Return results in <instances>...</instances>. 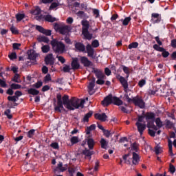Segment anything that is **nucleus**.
I'll return each instance as SVG.
<instances>
[{
  "instance_id": "obj_26",
  "label": "nucleus",
  "mask_w": 176,
  "mask_h": 176,
  "mask_svg": "<svg viewBox=\"0 0 176 176\" xmlns=\"http://www.w3.org/2000/svg\"><path fill=\"white\" fill-rule=\"evenodd\" d=\"M161 20L160 15L159 14H152V21L153 23H157V20Z\"/></svg>"
},
{
  "instance_id": "obj_13",
  "label": "nucleus",
  "mask_w": 176,
  "mask_h": 176,
  "mask_svg": "<svg viewBox=\"0 0 176 176\" xmlns=\"http://www.w3.org/2000/svg\"><path fill=\"white\" fill-rule=\"evenodd\" d=\"M81 64L83 65L84 67H90L91 62L89 60L87 57L81 56L80 58Z\"/></svg>"
},
{
  "instance_id": "obj_62",
  "label": "nucleus",
  "mask_w": 176,
  "mask_h": 176,
  "mask_svg": "<svg viewBox=\"0 0 176 176\" xmlns=\"http://www.w3.org/2000/svg\"><path fill=\"white\" fill-rule=\"evenodd\" d=\"M145 83H146V81H145V80H142L139 81L138 85L140 86V87H142L143 86H144Z\"/></svg>"
},
{
  "instance_id": "obj_11",
  "label": "nucleus",
  "mask_w": 176,
  "mask_h": 176,
  "mask_svg": "<svg viewBox=\"0 0 176 176\" xmlns=\"http://www.w3.org/2000/svg\"><path fill=\"white\" fill-rule=\"evenodd\" d=\"M113 100V96L111 95H109L104 98V99L102 101V104L103 107H108L109 104H112Z\"/></svg>"
},
{
  "instance_id": "obj_33",
  "label": "nucleus",
  "mask_w": 176,
  "mask_h": 176,
  "mask_svg": "<svg viewBox=\"0 0 176 176\" xmlns=\"http://www.w3.org/2000/svg\"><path fill=\"white\" fill-rule=\"evenodd\" d=\"M92 115H93L92 111H89L88 113H87L83 118V122H89V118H91Z\"/></svg>"
},
{
  "instance_id": "obj_8",
  "label": "nucleus",
  "mask_w": 176,
  "mask_h": 176,
  "mask_svg": "<svg viewBox=\"0 0 176 176\" xmlns=\"http://www.w3.org/2000/svg\"><path fill=\"white\" fill-rule=\"evenodd\" d=\"M133 102L136 105V107H139V108H145V102L141 98H134L133 99Z\"/></svg>"
},
{
  "instance_id": "obj_15",
  "label": "nucleus",
  "mask_w": 176,
  "mask_h": 176,
  "mask_svg": "<svg viewBox=\"0 0 176 176\" xmlns=\"http://www.w3.org/2000/svg\"><path fill=\"white\" fill-rule=\"evenodd\" d=\"M28 55L29 60H35L36 57H38V54H36V52L34 50L28 51Z\"/></svg>"
},
{
  "instance_id": "obj_25",
  "label": "nucleus",
  "mask_w": 176,
  "mask_h": 176,
  "mask_svg": "<svg viewBox=\"0 0 176 176\" xmlns=\"http://www.w3.org/2000/svg\"><path fill=\"white\" fill-rule=\"evenodd\" d=\"M147 127L148 129H153L155 131L157 130V128H156V126H155V124H153V120L147 121Z\"/></svg>"
},
{
  "instance_id": "obj_1",
  "label": "nucleus",
  "mask_w": 176,
  "mask_h": 176,
  "mask_svg": "<svg viewBox=\"0 0 176 176\" xmlns=\"http://www.w3.org/2000/svg\"><path fill=\"white\" fill-rule=\"evenodd\" d=\"M57 100L58 106L55 107V110L58 112H64L65 111L64 107L69 111H75V109H78V108H83V105H85V99L72 98L69 100L67 95H65L62 98L61 95L58 94Z\"/></svg>"
},
{
  "instance_id": "obj_61",
  "label": "nucleus",
  "mask_w": 176,
  "mask_h": 176,
  "mask_svg": "<svg viewBox=\"0 0 176 176\" xmlns=\"http://www.w3.org/2000/svg\"><path fill=\"white\" fill-rule=\"evenodd\" d=\"M70 70H71V67H69V65H65L63 67L64 72H69Z\"/></svg>"
},
{
  "instance_id": "obj_29",
  "label": "nucleus",
  "mask_w": 176,
  "mask_h": 176,
  "mask_svg": "<svg viewBox=\"0 0 176 176\" xmlns=\"http://www.w3.org/2000/svg\"><path fill=\"white\" fill-rule=\"evenodd\" d=\"M58 170H60V171H65V170H67L68 168V165H64L63 166L62 163L58 164Z\"/></svg>"
},
{
  "instance_id": "obj_50",
  "label": "nucleus",
  "mask_w": 176,
  "mask_h": 176,
  "mask_svg": "<svg viewBox=\"0 0 176 176\" xmlns=\"http://www.w3.org/2000/svg\"><path fill=\"white\" fill-rule=\"evenodd\" d=\"M42 85H43V82H42V81H38L33 85V87H36V89H39V87H41Z\"/></svg>"
},
{
  "instance_id": "obj_18",
  "label": "nucleus",
  "mask_w": 176,
  "mask_h": 176,
  "mask_svg": "<svg viewBox=\"0 0 176 176\" xmlns=\"http://www.w3.org/2000/svg\"><path fill=\"white\" fill-rule=\"evenodd\" d=\"M59 6H61V3H60V2H58V0H56V1H52V3H51L49 10H54V9L57 10V8H58Z\"/></svg>"
},
{
  "instance_id": "obj_35",
  "label": "nucleus",
  "mask_w": 176,
  "mask_h": 176,
  "mask_svg": "<svg viewBox=\"0 0 176 176\" xmlns=\"http://www.w3.org/2000/svg\"><path fill=\"white\" fill-rule=\"evenodd\" d=\"M83 155H85L87 157H88L89 160H90L91 156V152H90L89 150H85L82 151Z\"/></svg>"
},
{
  "instance_id": "obj_32",
  "label": "nucleus",
  "mask_w": 176,
  "mask_h": 176,
  "mask_svg": "<svg viewBox=\"0 0 176 176\" xmlns=\"http://www.w3.org/2000/svg\"><path fill=\"white\" fill-rule=\"evenodd\" d=\"M93 130H96V124H92L87 127L86 129V133L89 134L91 131H93Z\"/></svg>"
},
{
  "instance_id": "obj_14",
  "label": "nucleus",
  "mask_w": 176,
  "mask_h": 176,
  "mask_svg": "<svg viewBox=\"0 0 176 176\" xmlns=\"http://www.w3.org/2000/svg\"><path fill=\"white\" fill-rule=\"evenodd\" d=\"M95 118L101 122H106L108 119V116L105 113H96L95 114Z\"/></svg>"
},
{
  "instance_id": "obj_24",
  "label": "nucleus",
  "mask_w": 176,
  "mask_h": 176,
  "mask_svg": "<svg viewBox=\"0 0 176 176\" xmlns=\"http://www.w3.org/2000/svg\"><path fill=\"white\" fill-rule=\"evenodd\" d=\"M75 47L78 50V52H85V45L80 43H76Z\"/></svg>"
},
{
  "instance_id": "obj_9",
  "label": "nucleus",
  "mask_w": 176,
  "mask_h": 176,
  "mask_svg": "<svg viewBox=\"0 0 176 176\" xmlns=\"http://www.w3.org/2000/svg\"><path fill=\"white\" fill-rule=\"evenodd\" d=\"M86 142L88 145V148L89 149H93V148H94V145L96 144V142H94V140L93 138L86 139L85 142H83L82 143V146H85V145H86Z\"/></svg>"
},
{
  "instance_id": "obj_48",
  "label": "nucleus",
  "mask_w": 176,
  "mask_h": 176,
  "mask_svg": "<svg viewBox=\"0 0 176 176\" xmlns=\"http://www.w3.org/2000/svg\"><path fill=\"white\" fill-rule=\"evenodd\" d=\"M11 89H13L14 90H17V89H21V85L19 84H12Z\"/></svg>"
},
{
  "instance_id": "obj_49",
  "label": "nucleus",
  "mask_w": 176,
  "mask_h": 176,
  "mask_svg": "<svg viewBox=\"0 0 176 176\" xmlns=\"http://www.w3.org/2000/svg\"><path fill=\"white\" fill-rule=\"evenodd\" d=\"M34 134H35V130L32 129L30 131H28V137L29 138H32V137H34Z\"/></svg>"
},
{
  "instance_id": "obj_5",
  "label": "nucleus",
  "mask_w": 176,
  "mask_h": 176,
  "mask_svg": "<svg viewBox=\"0 0 176 176\" xmlns=\"http://www.w3.org/2000/svg\"><path fill=\"white\" fill-rule=\"evenodd\" d=\"M55 30L62 34V35H65V34H68L71 31V27L62 24V25H56Z\"/></svg>"
},
{
  "instance_id": "obj_56",
  "label": "nucleus",
  "mask_w": 176,
  "mask_h": 176,
  "mask_svg": "<svg viewBox=\"0 0 176 176\" xmlns=\"http://www.w3.org/2000/svg\"><path fill=\"white\" fill-rule=\"evenodd\" d=\"M10 31L12 32V34H14L15 35H17V34H19V30H17V28L14 27H12L10 28Z\"/></svg>"
},
{
  "instance_id": "obj_63",
  "label": "nucleus",
  "mask_w": 176,
  "mask_h": 176,
  "mask_svg": "<svg viewBox=\"0 0 176 176\" xmlns=\"http://www.w3.org/2000/svg\"><path fill=\"white\" fill-rule=\"evenodd\" d=\"M43 74H47L49 72V69L46 66H43L42 68Z\"/></svg>"
},
{
  "instance_id": "obj_37",
  "label": "nucleus",
  "mask_w": 176,
  "mask_h": 176,
  "mask_svg": "<svg viewBox=\"0 0 176 176\" xmlns=\"http://www.w3.org/2000/svg\"><path fill=\"white\" fill-rule=\"evenodd\" d=\"M155 152L156 155H160V153L163 152V149L162 148V147L157 146L155 148Z\"/></svg>"
},
{
  "instance_id": "obj_7",
  "label": "nucleus",
  "mask_w": 176,
  "mask_h": 176,
  "mask_svg": "<svg viewBox=\"0 0 176 176\" xmlns=\"http://www.w3.org/2000/svg\"><path fill=\"white\" fill-rule=\"evenodd\" d=\"M95 72L96 77L98 78V80L96 81L97 85H104L105 83V81H104L105 78L104 73L100 70H96Z\"/></svg>"
},
{
  "instance_id": "obj_3",
  "label": "nucleus",
  "mask_w": 176,
  "mask_h": 176,
  "mask_svg": "<svg viewBox=\"0 0 176 176\" xmlns=\"http://www.w3.org/2000/svg\"><path fill=\"white\" fill-rule=\"evenodd\" d=\"M51 45L56 53H64L65 52V45L60 41L54 39L51 41Z\"/></svg>"
},
{
  "instance_id": "obj_47",
  "label": "nucleus",
  "mask_w": 176,
  "mask_h": 176,
  "mask_svg": "<svg viewBox=\"0 0 176 176\" xmlns=\"http://www.w3.org/2000/svg\"><path fill=\"white\" fill-rule=\"evenodd\" d=\"M153 48L155 50H157V52H164V48L161 47L160 46H159V45H157L156 44L153 45Z\"/></svg>"
},
{
  "instance_id": "obj_36",
  "label": "nucleus",
  "mask_w": 176,
  "mask_h": 176,
  "mask_svg": "<svg viewBox=\"0 0 176 176\" xmlns=\"http://www.w3.org/2000/svg\"><path fill=\"white\" fill-rule=\"evenodd\" d=\"M43 53H47L50 50V47L49 45H43L41 47Z\"/></svg>"
},
{
  "instance_id": "obj_43",
  "label": "nucleus",
  "mask_w": 176,
  "mask_h": 176,
  "mask_svg": "<svg viewBox=\"0 0 176 176\" xmlns=\"http://www.w3.org/2000/svg\"><path fill=\"white\" fill-rule=\"evenodd\" d=\"M136 47H138V43L137 42L132 43L129 45V49H136Z\"/></svg>"
},
{
  "instance_id": "obj_30",
  "label": "nucleus",
  "mask_w": 176,
  "mask_h": 176,
  "mask_svg": "<svg viewBox=\"0 0 176 176\" xmlns=\"http://www.w3.org/2000/svg\"><path fill=\"white\" fill-rule=\"evenodd\" d=\"M70 142L73 145L75 144H78V142H79V138L76 136H73L71 138Z\"/></svg>"
},
{
  "instance_id": "obj_2",
  "label": "nucleus",
  "mask_w": 176,
  "mask_h": 176,
  "mask_svg": "<svg viewBox=\"0 0 176 176\" xmlns=\"http://www.w3.org/2000/svg\"><path fill=\"white\" fill-rule=\"evenodd\" d=\"M146 122H151L152 120H154L155 119V113H146L144 116H139L138 121L136 122V126L138 127V130L140 134V135H142V133H144V131L145 129H146V125L145 124V121Z\"/></svg>"
},
{
  "instance_id": "obj_34",
  "label": "nucleus",
  "mask_w": 176,
  "mask_h": 176,
  "mask_svg": "<svg viewBox=\"0 0 176 176\" xmlns=\"http://www.w3.org/2000/svg\"><path fill=\"white\" fill-rule=\"evenodd\" d=\"M29 94H32L33 96H38L39 94V91L35 89H30L28 90Z\"/></svg>"
},
{
  "instance_id": "obj_55",
  "label": "nucleus",
  "mask_w": 176,
  "mask_h": 176,
  "mask_svg": "<svg viewBox=\"0 0 176 176\" xmlns=\"http://www.w3.org/2000/svg\"><path fill=\"white\" fill-rule=\"evenodd\" d=\"M8 100L9 101H13L14 102H16V101H17V96H8Z\"/></svg>"
},
{
  "instance_id": "obj_44",
  "label": "nucleus",
  "mask_w": 176,
  "mask_h": 176,
  "mask_svg": "<svg viewBox=\"0 0 176 176\" xmlns=\"http://www.w3.org/2000/svg\"><path fill=\"white\" fill-rule=\"evenodd\" d=\"M166 126L168 127V129H173V127H174V124L170 120H166Z\"/></svg>"
},
{
  "instance_id": "obj_51",
  "label": "nucleus",
  "mask_w": 176,
  "mask_h": 176,
  "mask_svg": "<svg viewBox=\"0 0 176 176\" xmlns=\"http://www.w3.org/2000/svg\"><path fill=\"white\" fill-rule=\"evenodd\" d=\"M50 147L53 148V149H58L59 146H58V143L57 142H53L50 144Z\"/></svg>"
},
{
  "instance_id": "obj_60",
  "label": "nucleus",
  "mask_w": 176,
  "mask_h": 176,
  "mask_svg": "<svg viewBox=\"0 0 176 176\" xmlns=\"http://www.w3.org/2000/svg\"><path fill=\"white\" fill-rule=\"evenodd\" d=\"M98 167H100V162L98 161H96L95 162V166H94V171H97L98 170Z\"/></svg>"
},
{
  "instance_id": "obj_41",
  "label": "nucleus",
  "mask_w": 176,
  "mask_h": 176,
  "mask_svg": "<svg viewBox=\"0 0 176 176\" xmlns=\"http://www.w3.org/2000/svg\"><path fill=\"white\" fill-rule=\"evenodd\" d=\"M155 123H156V125L157 126V127H159V128L162 127V126H163V122H162L160 118H157L155 120Z\"/></svg>"
},
{
  "instance_id": "obj_23",
  "label": "nucleus",
  "mask_w": 176,
  "mask_h": 176,
  "mask_svg": "<svg viewBox=\"0 0 176 176\" xmlns=\"http://www.w3.org/2000/svg\"><path fill=\"white\" fill-rule=\"evenodd\" d=\"M112 104H114V105H122L123 104V102H122L121 100L119 99L118 97L113 96V100Z\"/></svg>"
},
{
  "instance_id": "obj_57",
  "label": "nucleus",
  "mask_w": 176,
  "mask_h": 176,
  "mask_svg": "<svg viewBox=\"0 0 176 176\" xmlns=\"http://www.w3.org/2000/svg\"><path fill=\"white\" fill-rule=\"evenodd\" d=\"M5 115L8 118V119H12V114H10V110L8 109L5 111Z\"/></svg>"
},
{
  "instance_id": "obj_53",
  "label": "nucleus",
  "mask_w": 176,
  "mask_h": 176,
  "mask_svg": "<svg viewBox=\"0 0 176 176\" xmlns=\"http://www.w3.org/2000/svg\"><path fill=\"white\" fill-rule=\"evenodd\" d=\"M131 149L132 151H135V152H137V151H138V144H137L136 143H133L131 145Z\"/></svg>"
},
{
  "instance_id": "obj_59",
  "label": "nucleus",
  "mask_w": 176,
  "mask_h": 176,
  "mask_svg": "<svg viewBox=\"0 0 176 176\" xmlns=\"http://www.w3.org/2000/svg\"><path fill=\"white\" fill-rule=\"evenodd\" d=\"M8 56L10 60H14V58H16L17 55L16 54V53H12Z\"/></svg>"
},
{
  "instance_id": "obj_20",
  "label": "nucleus",
  "mask_w": 176,
  "mask_h": 176,
  "mask_svg": "<svg viewBox=\"0 0 176 176\" xmlns=\"http://www.w3.org/2000/svg\"><path fill=\"white\" fill-rule=\"evenodd\" d=\"M88 91L89 94H94L96 91L94 90V81H92L88 85Z\"/></svg>"
},
{
  "instance_id": "obj_10",
  "label": "nucleus",
  "mask_w": 176,
  "mask_h": 176,
  "mask_svg": "<svg viewBox=\"0 0 176 176\" xmlns=\"http://www.w3.org/2000/svg\"><path fill=\"white\" fill-rule=\"evenodd\" d=\"M36 29L37 30V31H39V32H41L45 35H47L48 36H50V35H52V30H45L42 26L36 25Z\"/></svg>"
},
{
  "instance_id": "obj_45",
  "label": "nucleus",
  "mask_w": 176,
  "mask_h": 176,
  "mask_svg": "<svg viewBox=\"0 0 176 176\" xmlns=\"http://www.w3.org/2000/svg\"><path fill=\"white\" fill-rule=\"evenodd\" d=\"M169 173H170V174H174V173H175V166L171 164L169 166Z\"/></svg>"
},
{
  "instance_id": "obj_16",
  "label": "nucleus",
  "mask_w": 176,
  "mask_h": 176,
  "mask_svg": "<svg viewBox=\"0 0 176 176\" xmlns=\"http://www.w3.org/2000/svg\"><path fill=\"white\" fill-rule=\"evenodd\" d=\"M79 67H80V65L79 64L78 58H74L72 62V69H78Z\"/></svg>"
},
{
  "instance_id": "obj_31",
  "label": "nucleus",
  "mask_w": 176,
  "mask_h": 176,
  "mask_svg": "<svg viewBox=\"0 0 176 176\" xmlns=\"http://www.w3.org/2000/svg\"><path fill=\"white\" fill-rule=\"evenodd\" d=\"M121 21H122V24L124 25H129V23H130V21H131V17L128 16L125 18L124 20H121Z\"/></svg>"
},
{
  "instance_id": "obj_12",
  "label": "nucleus",
  "mask_w": 176,
  "mask_h": 176,
  "mask_svg": "<svg viewBox=\"0 0 176 176\" xmlns=\"http://www.w3.org/2000/svg\"><path fill=\"white\" fill-rule=\"evenodd\" d=\"M45 62L47 65H53L54 64L53 54H48L45 58Z\"/></svg>"
},
{
  "instance_id": "obj_6",
  "label": "nucleus",
  "mask_w": 176,
  "mask_h": 176,
  "mask_svg": "<svg viewBox=\"0 0 176 176\" xmlns=\"http://www.w3.org/2000/svg\"><path fill=\"white\" fill-rule=\"evenodd\" d=\"M124 160H128V162L132 161L133 164H135V165H137L138 164V163H140V156L138 155V154L135 153H132V158L130 157V155L128 154L124 156Z\"/></svg>"
},
{
  "instance_id": "obj_54",
  "label": "nucleus",
  "mask_w": 176,
  "mask_h": 176,
  "mask_svg": "<svg viewBox=\"0 0 176 176\" xmlns=\"http://www.w3.org/2000/svg\"><path fill=\"white\" fill-rule=\"evenodd\" d=\"M161 52H162V56L164 57V58L170 56V53L166 51V50L164 49V51H161Z\"/></svg>"
},
{
  "instance_id": "obj_40",
  "label": "nucleus",
  "mask_w": 176,
  "mask_h": 176,
  "mask_svg": "<svg viewBox=\"0 0 176 176\" xmlns=\"http://www.w3.org/2000/svg\"><path fill=\"white\" fill-rule=\"evenodd\" d=\"M51 81H52V76H50V74H47L44 78V82L45 83H49V82H51Z\"/></svg>"
},
{
  "instance_id": "obj_4",
  "label": "nucleus",
  "mask_w": 176,
  "mask_h": 176,
  "mask_svg": "<svg viewBox=\"0 0 176 176\" xmlns=\"http://www.w3.org/2000/svg\"><path fill=\"white\" fill-rule=\"evenodd\" d=\"M81 24L82 25V35L86 39L90 41L93 38V34L89 33V23L87 20L82 21Z\"/></svg>"
},
{
  "instance_id": "obj_17",
  "label": "nucleus",
  "mask_w": 176,
  "mask_h": 176,
  "mask_svg": "<svg viewBox=\"0 0 176 176\" xmlns=\"http://www.w3.org/2000/svg\"><path fill=\"white\" fill-rule=\"evenodd\" d=\"M119 80L121 83V85H122V87H124V90H127L128 87H129V84L127 83V80H126V78H124V77L120 76L119 78Z\"/></svg>"
},
{
  "instance_id": "obj_64",
  "label": "nucleus",
  "mask_w": 176,
  "mask_h": 176,
  "mask_svg": "<svg viewBox=\"0 0 176 176\" xmlns=\"http://www.w3.org/2000/svg\"><path fill=\"white\" fill-rule=\"evenodd\" d=\"M171 46L172 47H174L175 49H176V40H173L171 41Z\"/></svg>"
},
{
  "instance_id": "obj_22",
  "label": "nucleus",
  "mask_w": 176,
  "mask_h": 176,
  "mask_svg": "<svg viewBox=\"0 0 176 176\" xmlns=\"http://www.w3.org/2000/svg\"><path fill=\"white\" fill-rule=\"evenodd\" d=\"M45 20L49 23H54V21H57L58 19H57V18L53 17L52 15H47L45 16Z\"/></svg>"
},
{
  "instance_id": "obj_38",
  "label": "nucleus",
  "mask_w": 176,
  "mask_h": 176,
  "mask_svg": "<svg viewBox=\"0 0 176 176\" xmlns=\"http://www.w3.org/2000/svg\"><path fill=\"white\" fill-rule=\"evenodd\" d=\"M103 133L104 135H105L107 138H109V137H111L112 134H113V132H111L108 130H104Z\"/></svg>"
},
{
  "instance_id": "obj_52",
  "label": "nucleus",
  "mask_w": 176,
  "mask_h": 176,
  "mask_svg": "<svg viewBox=\"0 0 176 176\" xmlns=\"http://www.w3.org/2000/svg\"><path fill=\"white\" fill-rule=\"evenodd\" d=\"M93 47H98L100 46V43L97 40H94L91 43Z\"/></svg>"
},
{
  "instance_id": "obj_42",
  "label": "nucleus",
  "mask_w": 176,
  "mask_h": 176,
  "mask_svg": "<svg viewBox=\"0 0 176 176\" xmlns=\"http://www.w3.org/2000/svg\"><path fill=\"white\" fill-rule=\"evenodd\" d=\"M19 78H20V76L17 74H16L12 79V80H14V82H16V83H20L21 82V80L20 79H19Z\"/></svg>"
},
{
  "instance_id": "obj_46",
  "label": "nucleus",
  "mask_w": 176,
  "mask_h": 176,
  "mask_svg": "<svg viewBox=\"0 0 176 176\" xmlns=\"http://www.w3.org/2000/svg\"><path fill=\"white\" fill-rule=\"evenodd\" d=\"M68 171L69 173L70 174V175H74V173H75V171H76V169L75 168V167L72 166L68 168Z\"/></svg>"
},
{
  "instance_id": "obj_39",
  "label": "nucleus",
  "mask_w": 176,
  "mask_h": 176,
  "mask_svg": "<svg viewBox=\"0 0 176 176\" xmlns=\"http://www.w3.org/2000/svg\"><path fill=\"white\" fill-rule=\"evenodd\" d=\"M25 17V15L24 14H17L16 15V19L17 21H21V19Z\"/></svg>"
},
{
  "instance_id": "obj_27",
  "label": "nucleus",
  "mask_w": 176,
  "mask_h": 176,
  "mask_svg": "<svg viewBox=\"0 0 176 176\" xmlns=\"http://www.w3.org/2000/svg\"><path fill=\"white\" fill-rule=\"evenodd\" d=\"M38 42H44V43H49V38H47V37L44 36H40L38 38Z\"/></svg>"
},
{
  "instance_id": "obj_21",
  "label": "nucleus",
  "mask_w": 176,
  "mask_h": 176,
  "mask_svg": "<svg viewBox=\"0 0 176 176\" xmlns=\"http://www.w3.org/2000/svg\"><path fill=\"white\" fill-rule=\"evenodd\" d=\"M100 143L101 145V148H102L103 149H107V148H108V141H107L105 138H102L100 139Z\"/></svg>"
},
{
  "instance_id": "obj_58",
  "label": "nucleus",
  "mask_w": 176,
  "mask_h": 176,
  "mask_svg": "<svg viewBox=\"0 0 176 176\" xmlns=\"http://www.w3.org/2000/svg\"><path fill=\"white\" fill-rule=\"evenodd\" d=\"M57 58L58 61H60V63H61L62 64H64V63H65V58H64V57L59 56H57Z\"/></svg>"
},
{
  "instance_id": "obj_19",
  "label": "nucleus",
  "mask_w": 176,
  "mask_h": 176,
  "mask_svg": "<svg viewBox=\"0 0 176 176\" xmlns=\"http://www.w3.org/2000/svg\"><path fill=\"white\" fill-rule=\"evenodd\" d=\"M87 51L88 53L89 57H94V50L91 47V45H87Z\"/></svg>"
},
{
  "instance_id": "obj_28",
  "label": "nucleus",
  "mask_w": 176,
  "mask_h": 176,
  "mask_svg": "<svg viewBox=\"0 0 176 176\" xmlns=\"http://www.w3.org/2000/svg\"><path fill=\"white\" fill-rule=\"evenodd\" d=\"M31 13L34 16H38V14H41V8H39V7H36L34 10L31 11Z\"/></svg>"
}]
</instances>
